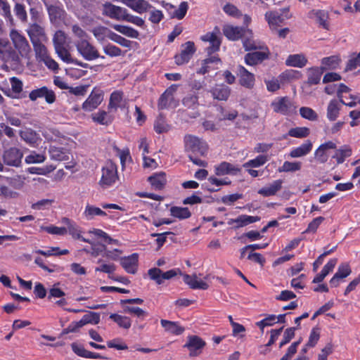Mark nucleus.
<instances>
[{
	"label": "nucleus",
	"mask_w": 360,
	"mask_h": 360,
	"mask_svg": "<svg viewBox=\"0 0 360 360\" xmlns=\"http://www.w3.org/2000/svg\"><path fill=\"white\" fill-rule=\"evenodd\" d=\"M113 28L122 33L124 35H126L127 37H131V38H137L139 35V33L137 30H134L132 27L121 25H113Z\"/></svg>",
	"instance_id": "e433bc0d"
},
{
	"label": "nucleus",
	"mask_w": 360,
	"mask_h": 360,
	"mask_svg": "<svg viewBox=\"0 0 360 360\" xmlns=\"http://www.w3.org/2000/svg\"><path fill=\"white\" fill-rule=\"evenodd\" d=\"M205 345V342L199 336L189 335L183 347L188 349L190 356H197L201 354L202 349Z\"/></svg>",
	"instance_id": "1a4fd4ad"
},
{
	"label": "nucleus",
	"mask_w": 360,
	"mask_h": 360,
	"mask_svg": "<svg viewBox=\"0 0 360 360\" xmlns=\"http://www.w3.org/2000/svg\"><path fill=\"white\" fill-rule=\"evenodd\" d=\"M127 101L123 97V92L115 91L110 95L108 107L117 110L118 108H125Z\"/></svg>",
	"instance_id": "b1692460"
},
{
	"label": "nucleus",
	"mask_w": 360,
	"mask_h": 360,
	"mask_svg": "<svg viewBox=\"0 0 360 360\" xmlns=\"http://www.w3.org/2000/svg\"><path fill=\"white\" fill-rule=\"evenodd\" d=\"M312 144L311 141H307L300 147L295 148L290 152L292 158H300L306 155L311 150Z\"/></svg>",
	"instance_id": "c9c22d12"
},
{
	"label": "nucleus",
	"mask_w": 360,
	"mask_h": 360,
	"mask_svg": "<svg viewBox=\"0 0 360 360\" xmlns=\"http://www.w3.org/2000/svg\"><path fill=\"white\" fill-rule=\"evenodd\" d=\"M14 11L17 18L22 22H27V15L25 6L20 4H16L14 7Z\"/></svg>",
	"instance_id": "bf43d9fd"
},
{
	"label": "nucleus",
	"mask_w": 360,
	"mask_h": 360,
	"mask_svg": "<svg viewBox=\"0 0 360 360\" xmlns=\"http://www.w3.org/2000/svg\"><path fill=\"white\" fill-rule=\"evenodd\" d=\"M203 60L201 63V68L197 71L198 74L205 75L209 72L211 70H216L218 68L217 65L221 63L220 58L217 56H211Z\"/></svg>",
	"instance_id": "f3484780"
},
{
	"label": "nucleus",
	"mask_w": 360,
	"mask_h": 360,
	"mask_svg": "<svg viewBox=\"0 0 360 360\" xmlns=\"http://www.w3.org/2000/svg\"><path fill=\"white\" fill-rule=\"evenodd\" d=\"M127 9L112 4L111 3H105L103 4V14L117 20H123Z\"/></svg>",
	"instance_id": "9b49d317"
},
{
	"label": "nucleus",
	"mask_w": 360,
	"mask_h": 360,
	"mask_svg": "<svg viewBox=\"0 0 360 360\" xmlns=\"http://www.w3.org/2000/svg\"><path fill=\"white\" fill-rule=\"evenodd\" d=\"M261 219L260 217L258 216H249L246 214L239 215L236 219H231L229 221V225L236 224L234 226L235 229H238L240 227H243L250 224H252L259 221Z\"/></svg>",
	"instance_id": "aec40b11"
},
{
	"label": "nucleus",
	"mask_w": 360,
	"mask_h": 360,
	"mask_svg": "<svg viewBox=\"0 0 360 360\" xmlns=\"http://www.w3.org/2000/svg\"><path fill=\"white\" fill-rule=\"evenodd\" d=\"M289 8H286L283 10V13L288 12ZM265 20L267 21L269 26L272 32L277 30V28L283 23L285 19H289L291 15H283L278 11H268L264 15Z\"/></svg>",
	"instance_id": "423d86ee"
},
{
	"label": "nucleus",
	"mask_w": 360,
	"mask_h": 360,
	"mask_svg": "<svg viewBox=\"0 0 360 360\" xmlns=\"http://www.w3.org/2000/svg\"><path fill=\"white\" fill-rule=\"evenodd\" d=\"M243 45L246 51H256L261 49L262 46H266L264 43L255 40L252 37V32L249 29L248 32H246L243 38Z\"/></svg>",
	"instance_id": "a211bd4d"
},
{
	"label": "nucleus",
	"mask_w": 360,
	"mask_h": 360,
	"mask_svg": "<svg viewBox=\"0 0 360 360\" xmlns=\"http://www.w3.org/2000/svg\"><path fill=\"white\" fill-rule=\"evenodd\" d=\"M154 129L158 134L165 133L169 129V126L166 123L165 117L160 115L154 122Z\"/></svg>",
	"instance_id": "ea45409f"
},
{
	"label": "nucleus",
	"mask_w": 360,
	"mask_h": 360,
	"mask_svg": "<svg viewBox=\"0 0 360 360\" xmlns=\"http://www.w3.org/2000/svg\"><path fill=\"white\" fill-rule=\"evenodd\" d=\"M124 4L139 13H143L150 8V5L145 0H126Z\"/></svg>",
	"instance_id": "393cba45"
},
{
	"label": "nucleus",
	"mask_w": 360,
	"mask_h": 360,
	"mask_svg": "<svg viewBox=\"0 0 360 360\" xmlns=\"http://www.w3.org/2000/svg\"><path fill=\"white\" fill-rule=\"evenodd\" d=\"M48 12L51 21H56L63 18L65 11L60 7L56 6H49Z\"/></svg>",
	"instance_id": "a18cd8bd"
},
{
	"label": "nucleus",
	"mask_w": 360,
	"mask_h": 360,
	"mask_svg": "<svg viewBox=\"0 0 360 360\" xmlns=\"http://www.w3.org/2000/svg\"><path fill=\"white\" fill-rule=\"evenodd\" d=\"M310 15L316 17V20L320 26L326 30H328V13L323 10H313L311 11Z\"/></svg>",
	"instance_id": "473e14b6"
},
{
	"label": "nucleus",
	"mask_w": 360,
	"mask_h": 360,
	"mask_svg": "<svg viewBox=\"0 0 360 360\" xmlns=\"http://www.w3.org/2000/svg\"><path fill=\"white\" fill-rule=\"evenodd\" d=\"M178 88V84H173L162 94L158 101V108L160 109L177 106L178 101L175 100L174 94L176 93Z\"/></svg>",
	"instance_id": "39448f33"
},
{
	"label": "nucleus",
	"mask_w": 360,
	"mask_h": 360,
	"mask_svg": "<svg viewBox=\"0 0 360 360\" xmlns=\"http://www.w3.org/2000/svg\"><path fill=\"white\" fill-rule=\"evenodd\" d=\"M75 45L77 51L86 60H93L100 57L97 49L86 39H80Z\"/></svg>",
	"instance_id": "20e7f679"
},
{
	"label": "nucleus",
	"mask_w": 360,
	"mask_h": 360,
	"mask_svg": "<svg viewBox=\"0 0 360 360\" xmlns=\"http://www.w3.org/2000/svg\"><path fill=\"white\" fill-rule=\"evenodd\" d=\"M29 98L32 101H36L39 98H44L46 101L49 104L54 103L56 101L55 93L46 86H42L32 90L29 94Z\"/></svg>",
	"instance_id": "f8f14e48"
},
{
	"label": "nucleus",
	"mask_w": 360,
	"mask_h": 360,
	"mask_svg": "<svg viewBox=\"0 0 360 360\" xmlns=\"http://www.w3.org/2000/svg\"><path fill=\"white\" fill-rule=\"evenodd\" d=\"M139 255L134 253L121 259L120 264L127 273L135 274L138 266Z\"/></svg>",
	"instance_id": "6ab92c4d"
},
{
	"label": "nucleus",
	"mask_w": 360,
	"mask_h": 360,
	"mask_svg": "<svg viewBox=\"0 0 360 360\" xmlns=\"http://www.w3.org/2000/svg\"><path fill=\"white\" fill-rule=\"evenodd\" d=\"M201 39L210 42V46L206 48L208 55H212L219 49L221 41L213 32H208L202 36Z\"/></svg>",
	"instance_id": "412c9836"
},
{
	"label": "nucleus",
	"mask_w": 360,
	"mask_h": 360,
	"mask_svg": "<svg viewBox=\"0 0 360 360\" xmlns=\"http://www.w3.org/2000/svg\"><path fill=\"white\" fill-rule=\"evenodd\" d=\"M184 277V281L189 285L192 289H201L207 290L209 288V285L202 280H198L196 275L190 276L188 274H182Z\"/></svg>",
	"instance_id": "5701e85b"
},
{
	"label": "nucleus",
	"mask_w": 360,
	"mask_h": 360,
	"mask_svg": "<svg viewBox=\"0 0 360 360\" xmlns=\"http://www.w3.org/2000/svg\"><path fill=\"white\" fill-rule=\"evenodd\" d=\"M338 262L336 258L330 259L328 263L323 266L321 271L313 279V283H319L326 278V276L331 272Z\"/></svg>",
	"instance_id": "bb28decb"
},
{
	"label": "nucleus",
	"mask_w": 360,
	"mask_h": 360,
	"mask_svg": "<svg viewBox=\"0 0 360 360\" xmlns=\"http://www.w3.org/2000/svg\"><path fill=\"white\" fill-rule=\"evenodd\" d=\"M270 51L266 46H262L256 51L248 53L245 56V62L249 65H255L262 63L264 60L269 58Z\"/></svg>",
	"instance_id": "0eeeda50"
},
{
	"label": "nucleus",
	"mask_w": 360,
	"mask_h": 360,
	"mask_svg": "<svg viewBox=\"0 0 360 360\" xmlns=\"http://www.w3.org/2000/svg\"><path fill=\"white\" fill-rule=\"evenodd\" d=\"M185 150L191 151L195 155H207L208 146L205 141L192 135H186L184 137Z\"/></svg>",
	"instance_id": "f03ea898"
},
{
	"label": "nucleus",
	"mask_w": 360,
	"mask_h": 360,
	"mask_svg": "<svg viewBox=\"0 0 360 360\" xmlns=\"http://www.w3.org/2000/svg\"><path fill=\"white\" fill-rule=\"evenodd\" d=\"M309 132L310 130L307 127H295L289 130L288 135L295 138H305L308 136Z\"/></svg>",
	"instance_id": "49530a36"
},
{
	"label": "nucleus",
	"mask_w": 360,
	"mask_h": 360,
	"mask_svg": "<svg viewBox=\"0 0 360 360\" xmlns=\"http://www.w3.org/2000/svg\"><path fill=\"white\" fill-rule=\"evenodd\" d=\"M214 172L217 176L236 175L240 172V168L229 162H222L219 165L214 167Z\"/></svg>",
	"instance_id": "dca6fc26"
},
{
	"label": "nucleus",
	"mask_w": 360,
	"mask_h": 360,
	"mask_svg": "<svg viewBox=\"0 0 360 360\" xmlns=\"http://www.w3.org/2000/svg\"><path fill=\"white\" fill-rule=\"evenodd\" d=\"M352 273L351 268L347 263L341 264L338 269L337 272L335 274L338 275L340 278H345Z\"/></svg>",
	"instance_id": "0e129e2a"
},
{
	"label": "nucleus",
	"mask_w": 360,
	"mask_h": 360,
	"mask_svg": "<svg viewBox=\"0 0 360 360\" xmlns=\"http://www.w3.org/2000/svg\"><path fill=\"white\" fill-rule=\"evenodd\" d=\"M301 162H288L286 161L284 162L283 165L278 169V172H295L298 171L301 169Z\"/></svg>",
	"instance_id": "09e8293b"
},
{
	"label": "nucleus",
	"mask_w": 360,
	"mask_h": 360,
	"mask_svg": "<svg viewBox=\"0 0 360 360\" xmlns=\"http://www.w3.org/2000/svg\"><path fill=\"white\" fill-rule=\"evenodd\" d=\"M297 328L290 327L285 329L283 333V340L279 344V347L281 348L286 344L289 343L290 340L295 337V332Z\"/></svg>",
	"instance_id": "6e6d98bb"
},
{
	"label": "nucleus",
	"mask_w": 360,
	"mask_h": 360,
	"mask_svg": "<svg viewBox=\"0 0 360 360\" xmlns=\"http://www.w3.org/2000/svg\"><path fill=\"white\" fill-rule=\"evenodd\" d=\"M336 148L335 144L332 141H328L321 144L316 150L315 155L319 158L329 155L328 150Z\"/></svg>",
	"instance_id": "c03bdc74"
},
{
	"label": "nucleus",
	"mask_w": 360,
	"mask_h": 360,
	"mask_svg": "<svg viewBox=\"0 0 360 360\" xmlns=\"http://www.w3.org/2000/svg\"><path fill=\"white\" fill-rule=\"evenodd\" d=\"M248 29L232 25H225L223 27L224 34L230 40L236 41L243 38Z\"/></svg>",
	"instance_id": "4468645a"
},
{
	"label": "nucleus",
	"mask_w": 360,
	"mask_h": 360,
	"mask_svg": "<svg viewBox=\"0 0 360 360\" xmlns=\"http://www.w3.org/2000/svg\"><path fill=\"white\" fill-rule=\"evenodd\" d=\"M160 323L166 331L176 335L180 333V327L176 323L164 319H162Z\"/></svg>",
	"instance_id": "3c124183"
},
{
	"label": "nucleus",
	"mask_w": 360,
	"mask_h": 360,
	"mask_svg": "<svg viewBox=\"0 0 360 360\" xmlns=\"http://www.w3.org/2000/svg\"><path fill=\"white\" fill-rule=\"evenodd\" d=\"M325 218L323 217H318L314 219L308 225L307 229L304 233H315L319 225L324 221Z\"/></svg>",
	"instance_id": "338daca9"
},
{
	"label": "nucleus",
	"mask_w": 360,
	"mask_h": 360,
	"mask_svg": "<svg viewBox=\"0 0 360 360\" xmlns=\"http://www.w3.org/2000/svg\"><path fill=\"white\" fill-rule=\"evenodd\" d=\"M19 136L27 143L34 146L40 139L39 134L31 128L25 127L19 131Z\"/></svg>",
	"instance_id": "4be33fe9"
},
{
	"label": "nucleus",
	"mask_w": 360,
	"mask_h": 360,
	"mask_svg": "<svg viewBox=\"0 0 360 360\" xmlns=\"http://www.w3.org/2000/svg\"><path fill=\"white\" fill-rule=\"evenodd\" d=\"M283 181L281 179L274 181L269 186L263 187L258 191V193L269 197L274 195L282 188Z\"/></svg>",
	"instance_id": "c85d7f7f"
},
{
	"label": "nucleus",
	"mask_w": 360,
	"mask_h": 360,
	"mask_svg": "<svg viewBox=\"0 0 360 360\" xmlns=\"http://www.w3.org/2000/svg\"><path fill=\"white\" fill-rule=\"evenodd\" d=\"M238 75L240 84L248 89H252L255 85V75L242 65L238 67Z\"/></svg>",
	"instance_id": "2eb2a0df"
},
{
	"label": "nucleus",
	"mask_w": 360,
	"mask_h": 360,
	"mask_svg": "<svg viewBox=\"0 0 360 360\" xmlns=\"http://www.w3.org/2000/svg\"><path fill=\"white\" fill-rule=\"evenodd\" d=\"M108 28L102 26L96 27L92 30V33L98 41L104 40L106 37Z\"/></svg>",
	"instance_id": "774afa93"
},
{
	"label": "nucleus",
	"mask_w": 360,
	"mask_h": 360,
	"mask_svg": "<svg viewBox=\"0 0 360 360\" xmlns=\"http://www.w3.org/2000/svg\"><path fill=\"white\" fill-rule=\"evenodd\" d=\"M103 51L106 55L110 57H116L122 55V50L119 47L111 44L104 46Z\"/></svg>",
	"instance_id": "13d9d810"
},
{
	"label": "nucleus",
	"mask_w": 360,
	"mask_h": 360,
	"mask_svg": "<svg viewBox=\"0 0 360 360\" xmlns=\"http://www.w3.org/2000/svg\"><path fill=\"white\" fill-rule=\"evenodd\" d=\"M340 59L336 56L323 58L322 59V65L324 67L321 68L323 70L326 69L335 70L339 65Z\"/></svg>",
	"instance_id": "a19ab883"
},
{
	"label": "nucleus",
	"mask_w": 360,
	"mask_h": 360,
	"mask_svg": "<svg viewBox=\"0 0 360 360\" xmlns=\"http://www.w3.org/2000/svg\"><path fill=\"white\" fill-rule=\"evenodd\" d=\"M118 179L117 165L111 160H109L102 168L98 185L103 190L108 189L112 187Z\"/></svg>",
	"instance_id": "f257e3e1"
},
{
	"label": "nucleus",
	"mask_w": 360,
	"mask_h": 360,
	"mask_svg": "<svg viewBox=\"0 0 360 360\" xmlns=\"http://www.w3.org/2000/svg\"><path fill=\"white\" fill-rule=\"evenodd\" d=\"M148 181L153 188L155 190H161L165 187L167 182L165 173L162 172L155 173L149 176Z\"/></svg>",
	"instance_id": "cd10ccee"
},
{
	"label": "nucleus",
	"mask_w": 360,
	"mask_h": 360,
	"mask_svg": "<svg viewBox=\"0 0 360 360\" xmlns=\"http://www.w3.org/2000/svg\"><path fill=\"white\" fill-rule=\"evenodd\" d=\"M53 41L55 49L65 47L66 44V36L64 32L61 30L57 31L53 36Z\"/></svg>",
	"instance_id": "8fccbe9b"
},
{
	"label": "nucleus",
	"mask_w": 360,
	"mask_h": 360,
	"mask_svg": "<svg viewBox=\"0 0 360 360\" xmlns=\"http://www.w3.org/2000/svg\"><path fill=\"white\" fill-rule=\"evenodd\" d=\"M36 53L37 57L41 60L47 55V49L44 45L39 42V41H32Z\"/></svg>",
	"instance_id": "864d4df0"
},
{
	"label": "nucleus",
	"mask_w": 360,
	"mask_h": 360,
	"mask_svg": "<svg viewBox=\"0 0 360 360\" xmlns=\"http://www.w3.org/2000/svg\"><path fill=\"white\" fill-rule=\"evenodd\" d=\"M84 215L87 219H92L95 216H105L106 212L99 207L88 205L85 208Z\"/></svg>",
	"instance_id": "58836bf2"
},
{
	"label": "nucleus",
	"mask_w": 360,
	"mask_h": 360,
	"mask_svg": "<svg viewBox=\"0 0 360 360\" xmlns=\"http://www.w3.org/2000/svg\"><path fill=\"white\" fill-rule=\"evenodd\" d=\"M110 319L116 322L120 327L128 329L131 327V319L127 316H123L117 314H112Z\"/></svg>",
	"instance_id": "37998d69"
},
{
	"label": "nucleus",
	"mask_w": 360,
	"mask_h": 360,
	"mask_svg": "<svg viewBox=\"0 0 360 360\" xmlns=\"http://www.w3.org/2000/svg\"><path fill=\"white\" fill-rule=\"evenodd\" d=\"M223 10L226 14L232 17L238 18L240 16H242L241 12L238 9V8L236 6L231 4H226L224 6Z\"/></svg>",
	"instance_id": "69168bd1"
},
{
	"label": "nucleus",
	"mask_w": 360,
	"mask_h": 360,
	"mask_svg": "<svg viewBox=\"0 0 360 360\" xmlns=\"http://www.w3.org/2000/svg\"><path fill=\"white\" fill-rule=\"evenodd\" d=\"M307 60L303 55H290L286 60V65L288 66L302 68L306 65Z\"/></svg>",
	"instance_id": "72a5a7b5"
},
{
	"label": "nucleus",
	"mask_w": 360,
	"mask_h": 360,
	"mask_svg": "<svg viewBox=\"0 0 360 360\" xmlns=\"http://www.w3.org/2000/svg\"><path fill=\"white\" fill-rule=\"evenodd\" d=\"M107 346L109 348H115L117 350H125L128 349V346L120 338H115L108 341Z\"/></svg>",
	"instance_id": "680f3d73"
},
{
	"label": "nucleus",
	"mask_w": 360,
	"mask_h": 360,
	"mask_svg": "<svg viewBox=\"0 0 360 360\" xmlns=\"http://www.w3.org/2000/svg\"><path fill=\"white\" fill-rule=\"evenodd\" d=\"M27 33L32 41H39L45 37L44 28L36 22L30 25Z\"/></svg>",
	"instance_id": "c756f323"
},
{
	"label": "nucleus",
	"mask_w": 360,
	"mask_h": 360,
	"mask_svg": "<svg viewBox=\"0 0 360 360\" xmlns=\"http://www.w3.org/2000/svg\"><path fill=\"white\" fill-rule=\"evenodd\" d=\"M320 338V329L318 327L313 328L311 330L308 342L306 344L307 347H314L317 344Z\"/></svg>",
	"instance_id": "603ef678"
},
{
	"label": "nucleus",
	"mask_w": 360,
	"mask_h": 360,
	"mask_svg": "<svg viewBox=\"0 0 360 360\" xmlns=\"http://www.w3.org/2000/svg\"><path fill=\"white\" fill-rule=\"evenodd\" d=\"M56 167V165L46 164V165L31 167L28 168V172L31 174H46L53 171Z\"/></svg>",
	"instance_id": "4c0bfd02"
},
{
	"label": "nucleus",
	"mask_w": 360,
	"mask_h": 360,
	"mask_svg": "<svg viewBox=\"0 0 360 360\" xmlns=\"http://www.w3.org/2000/svg\"><path fill=\"white\" fill-rule=\"evenodd\" d=\"M0 14L7 18L10 22L13 21L10 5L6 0H0Z\"/></svg>",
	"instance_id": "4d7b16f0"
},
{
	"label": "nucleus",
	"mask_w": 360,
	"mask_h": 360,
	"mask_svg": "<svg viewBox=\"0 0 360 360\" xmlns=\"http://www.w3.org/2000/svg\"><path fill=\"white\" fill-rule=\"evenodd\" d=\"M275 112L283 115H292L297 112V105L288 96L280 97L271 103Z\"/></svg>",
	"instance_id": "7ed1b4c3"
},
{
	"label": "nucleus",
	"mask_w": 360,
	"mask_h": 360,
	"mask_svg": "<svg viewBox=\"0 0 360 360\" xmlns=\"http://www.w3.org/2000/svg\"><path fill=\"white\" fill-rule=\"evenodd\" d=\"M103 101V93L101 90L94 89L87 99L82 104V109L84 111L91 112L102 103Z\"/></svg>",
	"instance_id": "9d476101"
},
{
	"label": "nucleus",
	"mask_w": 360,
	"mask_h": 360,
	"mask_svg": "<svg viewBox=\"0 0 360 360\" xmlns=\"http://www.w3.org/2000/svg\"><path fill=\"white\" fill-rule=\"evenodd\" d=\"M340 110V103L335 99L330 101L327 108V117L330 121L335 120L338 117Z\"/></svg>",
	"instance_id": "f704fd0d"
},
{
	"label": "nucleus",
	"mask_w": 360,
	"mask_h": 360,
	"mask_svg": "<svg viewBox=\"0 0 360 360\" xmlns=\"http://www.w3.org/2000/svg\"><path fill=\"white\" fill-rule=\"evenodd\" d=\"M5 155L8 158H22V148L20 146L11 147L5 151Z\"/></svg>",
	"instance_id": "e2e57ef3"
},
{
	"label": "nucleus",
	"mask_w": 360,
	"mask_h": 360,
	"mask_svg": "<svg viewBox=\"0 0 360 360\" xmlns=\"http://www.w3.org/2000/svg\"><path fill=\"white\" fill-rule=\"evenodd\" d=\"M10 37L20 54L22 56H27L30 51V46L26 38L15 30L11 31Z\"/></svg>",
	"instance_id": "6e6552de"
},
{
	"label": "nucleus",
	"mask_w": 360,
	"mask_h": 360,
	"mask_svg": "<svg viewBox=\"0 0 360 360\" xmlns=\"http://www.w3.org/2000/svg\"><path fill=\"white\" fill-rule=\"evenodd\" d=\"M300 113L303 118L311 121H315L318 118L317 113L313 109L308 107L300 108Z\"/></svg>",
	"instance_id": "5fc2aeb1"
},
{
	"label": "nucleus",
	"mask_w": 360,
	"mask_h": 360,
	"mask_svg": "<svg viewBox=\"0 0 360 360\" xmlns=\"http://www.w3.org/2000/svg\"><path fill=\"white\" fill-rule=\"evenodd\" d=\"M323 70L319 68H313L309 72L308 84L310 85L317 84L321 80V77L323 73Z\"/></svg>",
	"instance_id": "de8ad7c7"
},
{
	"label": "nucleus",
	"mask_w": 360,
	"mask_h": 360,
	"mask_svg": "<svg viewBox=\"0 0 360 360\" xmlns=\"http://www.w3.org/2000/svg\"><path fill=\"white\" fill-rule=\"evenodd\" d=\"M148 275L152 280L155 281L160 285L162 283L164 280H168L177 276V271L171 269L166 272H162L158 268H153L148 270Z\"/></svg>",
	"instance_id": "ddd939ff"
},
{
	"label": "nucleus",
	"mask_w": 360,
	"mask_h": 360,
	"mask_svg": "<svg viewBox=\"0 0 360 360\" xmlns=\"http://www.w3.org/2000/svg\"><path fill=\"white\" fill-rule=\"evenodd\" d=\"M230 88L224 84L217 85L212 90V94L214 98L219 101H226L230 96Z\"/></svg>",
	"instance_id": "7c9ffc66"
},
{
	"label": "nucleus",
	"mask_w": 360,
	"mask_h": 360,
	"mask_svg": "<svg viewBox=\"0 0 360 360\" xmlns=\"http://www.w3.org/2000/svg\"><path fill=\"white\" fill-rule=\"evenodd\" d=\"M91 118L94 122L102 125H109L112 122V116L104 110H99L91 115Z\"/></svg>",
	"instance_id": "2f4dec72"
},
{
	"label": "nucleus",
	"mask_w": 360,
	"mask_h": 360,
	"mask_svg": "<svg viewBox=\"0 0 360 360\" xmlns=\"http://www.w3.org/2000/svg\"><path fill=\"white\" fill-rule=\"evenodd\" d=\"M100 322V314L94 311H89L83 316L81 319L82 325L85 326L88 323L98 324Z\"/></svg>",
	"instance_id": "79ce46f5"
},
{
	"label": "nucleus",
	"mask_w": 360,
	"mask_h": 360,
	"mask_svg": "<svg viewBox=\"0 0 360 360\" xmlns=\"http://www.w3.org/2000/svg\"><path fill=\"white\" fill-rule=\"evenodd\" d=\"M196 51L194 42L188 41L181 44V64L187 63Z\"/></svg>",
	"instance_id": "a878e982"
},
{
	"label": "nucleus",
	"mask_w": 360,
	"mask_h": 360,
	"mask_svg": "<svg viewBox=\"0 0 360 360\" xmlns=\"http://www.w3.org/2000/svg\"><path fill=\"white\" fill-rule=\"evenodd\" d=\"M41 229L51 234L63 236L67 233V229L65 227H58L55 226H41Z\"/></svg>",
	"instance_id": "052dcab7"
}]
</instances>
